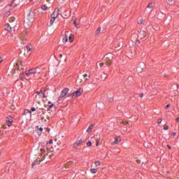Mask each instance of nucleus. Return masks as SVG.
I'll list each match as a JSON object with an SVG mask.
<instances>
[{
	"label": "nucleus",
	"instance_id": "nucleus-1",
	"mask_svg": "<svg viewBox=\"0 0 179 179\" xmlns=\"http://www.w3.org/2000/svg\"><path fill=\"white\" fill-rule=\"evenodd\" d=\"M103 61L107 65H111L113 61V55L107 54L103 57Z\"/></svg>",
	"mask_w": 179,
	"mask_h": 179
},
{
	"label": "nucleus",
	"instance_id": "nucleus-2",
	"mask_svg": "<svg viewBox=\"0 0 179 179\" xmlns=\"http://www.w3.org/2000/svg\"><path fill=\"white\" fill-rule=\"evenodd\" d=\"M37 69H38V67H37L36 69H29L28 71H25V75L26 76H30V75H36V73H38Z\"/></svg>",
	"mask_w": 179,
	"mask_h": 179
},
{
	"label": "nucleus",
	"instance_id": "nucleus-3",
	"mask_svg": "<svg viewBox=\"0 0 179 179\" xmlns=\"http://www.w3.org/2000/svg\"><path fill=\"white\" fill-rule=\"evenodd\" d=\"M83 93V90L82 88L78 89L77 91H75L71 94L72 96L79 97Z\"/></svg>",
	"mask_w": 179,
	"mask_h": 179
},
{
	"label": "nucleus",
	"instance_id": "nucleus-4",
	"mask_svg": "<svg viewBox=\"0 0 179 179\" xmlns=\"http://www.w3.org/2000/svg\"><path fill=\"white\" fill-rule=\"evenodd\" d=\"M38 96V99H45V90L43 92H36V97Z\"/></svg>",
	"mask_w": 179,
	"mask_h": 179
},
{
	"label": "nucleus",
	"instance_id": "nucleus-5",
	"mask_svg": "<svg viewBox=\"0 0 179 179\" xmlns=\"http://www.w3.org/2000/svg\"><path fill=\"white\" fill-rule=\"evenodd\" d=\"M35 17L36 13H34V11H31L28 15V20H29V22H31V20H33V19H35Z\"/></svg>",
	"mask_w": 179,
	"mask_h": 179
},
{
	"label": "nucleus",
	"instance_id": "nucleus-6",
	"mask_svg": "<svg viewBox=\"0 0 179 179\" xmlns=\"http://www.w3.org/2000/svg\"><path fill=\"white\" fill-rule=\"evenodd\" d=\"M13 122V119H12V117L9 116L8 117H7L6 121V124L7 126L11 127Z\"/></svg>",
	"mask_w": 179,
	"mask_h": 179
},
{
	"label": "nucleus",
	"instance_id": "nucleus-7",
	"mask_svg": "<svg viewBox=\"0 0 179 179\" xmlns=\"http://www.w3.org/2000/svg\"><path fill=\"white\" fill-rule=\"evenodd\" d=\"M147 32L145 30H141L139 33V37L141 38H145L146 37Z\"/></svg>",
	"mask_w": 179,
	"mask_h": 179
},
{
	"label": "nucleus",
	"instance_id": "nucleus-8",
	"mask_svg": "<svg viewBox=\"0 0 179 179\" xmlns=\"http://www.w3.org/2000/svg\"><path fill=\"white\" fill-rule=\"evenodd\" d=\"M68 92H69V89L68 88H64L62 92H61V96L62 97H65L66 94H68Z\"/></svg>",
	"mask_w": 179,
	"mask_h": 179
},
{
	"label": "nucleus",
	"instance_id": "nucleus-9",
	"mask_svg": "<svg viewBox=\"0 0 179 179\" xmlns=\"http://www.w3.org/2000/svg\"><path fill=\"white\" fill-rule=\"evenodd\" d=\"M8 24H10L11 30H13V31H15L16 30V27L17 26V22H11V23H9Z\"/></svg>",
	"mask_w": 179,
	"mask_h": 179
},
{
	"label": "nucleus",
	"instance_id": "nucleus-10",
	"mask_svg": "<svg viewBox=\"0 0 179 179\" xmlns=\"http://www.w3.org/2000/svg\"><path fill=\"white\" fill-rule=\"evenodd\" d=\"M36 110H37V108H31V110H29V109H27L24 112V115H25V114H30V115H31V111L34 112V111H36Z\"/></svg>",
	"mask_w": 179,
	"mask_h": 179
},
{
	"label": "nucleus",
	"instance_id": "nucleus-11",
	"mask_svg": "<svg viewBox=\"0 0 179 179\" xmlns=\"http://www.w3.org/2000/svg\"><path fill=\"white\" fill-rule=\"evenodd\" d=\"M5 30H7V31H13V29L10 28V25L9 24H6L4 25Z\"/></svg>",
	"mask_w": 179,
	"mask_h": 179
},
{
	"label": "nucleus",
	"instance_id": "nucleus-12",
	"mask_svg": "<svg viewBox=\"0 0 179 179\" xmlns=\"http://www.w3.org/2000/svg\"><path fill=\"white\" fill-rule=\"evenodd\" d=\"M93 128H94V124H90V127H88V129H87L86 132H87V134H90V132H92Z\"/></svg>",
	"mask_w": 179,
	"mask_h": 179
},
{
	"label": "nucleus",
	"instance_id": "nucleus-13",
	"mask_svg": "<svg viewBox=\"0 0 179 179\" xmlns=\"http://www.w3.org/2000/svg\"><path fill=\"white\" fill-rule=\"evenodd\" d=\"M120 142H121V138L115 137V141L113 142V145H117V143H120Z\"/></svg>",
	"mask_w": 179,
	"mask_h": 179
},
{
	"label": "nucleus",
	"instance_id": "nucleus-14",
	"mask_svg": "<svg viewBox=\"0 0 179 179\" xmlns=\"http://www.w3.org/2000/svg\"><path fill=\"white\" fill-rule=\"evenodd\" d=\"M82 142H83V138L80 139L77 143H74V148H78L79 145H81Z\"/></svg>",
	"mask_w": 179,
	"mask_h": 179
},
{
	"label": "nucleus",
	"instance_id": "nucleus-15",
	"mask_svg": "<svg viewBox=\"0 0 179 179\" xmlns=\"http://www.w3.org/2000/svg\"><path fill=\"white\" fill-rule=\"evenodd\" d=\"M63 43L65 44L66 43H68V34H64V36L62 40Z\"/></svg>",
	"mask_w": 179,
	"mask_h": 179
},
{
	"label": "nucleus",
	"instance_id": "nucleus-16",
	"mask_svg": "<svg viewBox=\"0 0 179 179\" xmlns=\"http://www.w3.org/2000/svg\"><path fill=\"white\" fill-rule=\"evenodd\" d=\"M73 40H75V37L73 34H70V36H69V41L70 43H73Z\"/></svg>",
	"mask_w": 179,
	"mask_h": 179
},
{
	"label": "nucleus",
	"instance_id": "nucleus-17",
	"mask_svg": "<svg viewBox=\"0 0 179 179\" xmlns=\"http://www.w3.org/2000/svg\"><path fill=\"white\" fill-rule=\"evenodd\" d=\"M56 19L57 18H55V17H51L50 22V26H52L54 24V22H55Z\"/></svg>",
	"mask_w": 179,
	"mask_h": 179
},
{
	"label": "nucleus",
	"instance_id": "nucleus-18",
	"mask_svg": "<svg viewBox=\"0 0 179 179\" xmlns=\"http://www.w3.org/2000/svg\"><path fill=\"white\" fill-rule=\"evenodd\" d=\"M15 5H20V2L18 0H13L10 2V5H13V3H15Z\"/></svg>",
	"mask_w": 179,
	"mask_h": 179
},
{
	"label": "nucleus",
	"instance_id": "nucleus-19",
	"mask_svg": "<svg viewBox=\"0 0 179 179\" xmlns=\"http://www.w3.org/2000/svg\"><path fill=\"white\" fill-rule=\"evenodd\" d=\"M137 23H138V24H143V23H145V20H144L143 19L141 18L140 20H138L137 21Z\"/></svg>",
	"mask_w": 179,
	"mask_h": 179
},
{
	"label": "nucleus",
	"instance_id": "nucleus-20",
	"mask_svg": "<svg viewBox=\"0 0 179 179\" xmlns=\"http://www.w3.org/2000/svg\"><path fill=\"white\" fill-rule=\"evenodd\" d=\"M90 173H92V174H96V173H97V169H90Z\"/></svg>",
	"mask_w": 179,
	"mask_h": 179
},
{
	"label": "nucleus",
	"instance_id": "nucleus-21",
	"mask_svg": "<svg viewBox=\"0 0 179 179\" xmlns=\"http://www.w3.org/2000/svg\"><path fill=\"white\" fill-rule=\"evenodd\" d=\"M15 20H16L15 17H11L9 18L10 23H14L13 22H15Z\"/></svg>",
	"mask_w": 179,
	"mask_h": 179
},
{
	"label": "nucleus",
	"instance_id": "nucleus-22",
	"mask_svg": "<svg viewBox=\"0 0 179 179\" xmlns=\"http://www.w3.org/2000/svg\"><path fill=\"white\" fill-rule=\"evenodd\" d=\"M101 31V27H99L95 32L96 36H97V34H100Z\"/></svg>",
	"mask_w": 179,
	"mask_h": 179
},
{
	"label": "nucleus",
	"instance_id": "nucleus-23",
	"mask_svg": "<svg viewBox=\"0 0 179 179\" xmlns=\"http://www.w3.org/2000/svg\"><path fill=\"white\" fill-rule=\"evenodd\" d=\"M84 78L85 79V80H89L90 76H88L87 74L85 73L83 75Z\"/></svg>",
	"mask_w": 179,
	"mask_h": 179
},
{
	"label": "nucleus",
	"instance_id": "nucleus-24",
	"mask_svg": "<svg viewBox=\"0 0 179 179\" xmlns=\"http://www.w3.org/2000/svg\"><path fill=\"white\" fill-rule=\"evenodd\" d=\"M101 162H99V161H96V162H95V166H96V167H99V166H101Z\"/></svg>",
	"mask_w": 179,
	"mask_h": 179
},
{
	"label": "nucleus",
	"instance_id": "nucleus-25",
	"mask_svg": "<svg viewBox=\"0 0 179 179\" xmlns=\"http://www.w3.org/2000/svg\"><path fill=\"white\" fill-rule=\"evenodd\" d=\"M27 52H30V51H31V48L29 45H27Z\"/></svg>",
	"mask_w": 179,
	"mask_h": 179
},
{
	"label": "nucleus",
	"instance_id": "nucleus-26",
	"mask_svg": "<svg viewBox=\"0 0 179 179\" xmlns=\"http://www.w3.org/2000/svg\"><path fill=\"white\" fill-rule=\"evenodd\" d=\"M47 8H48V7L45 5H43L41 6V9H43V10H47Z\"/></svg>",
	"mask_w": 179,
	"mask_h": 179
},
{
	"label": "nucleus",
	"instance_id": "nucleus-27",
	"mask_svg": "<svg viewBox=\"0 0 179 179\" xmlns=\"http://www.w3.org/2000/svg\"><path fill=\"white\" fill-rule=\"evenodd\" d=\"M152 3H149V4L148 5V8H149L150 9H152V8H153Z\"/></svg>",
	"mask_w": 179,
	"mask_h": 179
},
{
	"label": "nucleus",
	"instance_id": "nucleus-28",
	"mask_svg": "<svg viewBox=\"0 0 179 179\" xmlns=\"http://www.w3.org/2000/svg\"><path fill=\"white\" fill-rule=\"evenodd\" d=\"M113 101H114V97H111L108 99L109 103H113Z\"/></svg>",
	"mask_w": 179,
	"mask_h": 179
},
{
	"label": "nucleus",
	"instance_id": "nucleus-29",
	"mask_svg": "<svg viewBox=\"0 0 179 179\" xmlns=\"http://www.w3.org/2000/svg\"><path fill=\"white\" fill-rule=\"evenodd\" d=\"M164 131H167V129H169V126L166 125V124H164Z\"/></svg>",
	"mask_w": 179,
	"mask_h": 179
},
{
	"label": "nucleus",
	"instance_id": "nucleus-30",
	"mask_svg": "<svg viewBox=\"0 0 179 179\" xmlns=\"http://www.w3.org/2000/svg\"><path fill=\"white\" fill-rule=\"evenodd\" d=\"M57 15H55V13H52L51 15V17H55V19H57Z\"/></svg>",
	"mask_w": 179,
	"mask_h": 179
},
{
	"label": "nucleus",
	"instance_id": "nucleus-31",
	"mask_svg": "<svg viewBox=\"0 0 179 179\" xmlns=\"http://www.w3.org/2000/svg\"><path fill=\"white\" fill-rule=\"evenodd\" d=\"M36 110L37 111H42V113H43V111H44V108H36Z\"/></svg>",
	"mask_w": 179,
	"mask_h": 179
},
{
	"label": "nucleus",
	"instance_id": "nucleus-32",
	"mask_svg": "<svg viewBox=\"0 0 179 179\" xmlns=\"http://www.w3.org/2000/svg\"><path fill=\"white\" fill-rule=\"evenodd\" d=\"M41 152L42 155H44L45 153V149H44V148L41 149Z\"/></svg>",
	"mask_w": 179,
	"mask_h": 179
},
{
	"label": "nucleus",
	"instance_id": "nucleus-33",
	"mask_svg": "<svg viewBox=\"0 0 179 179\" xmlns=\"http://www.w3.org/2000/svg\"><path fill=\"white\" fill-rule=\"evenodd\" d=\"M168 4L169 5H172L173 3V0H167Z\"/></svg>",
	"mask_w": 179,
	"mask_h": 179
},
{
	"label": "nucleus",
	"instance_id": "nucleus-34",
	"mask_svg": "<svg viewBox=\"0 0 179 179\" xmlns=\"http://www.w3.org/2000/svg\"><path fill=\"white\" fill-rule=\"evenodd\" d=\"M98 65H99L101 68H103V66H104V63H98Z\"/></svg>",
	"mask_w": 179,
	"mask_h": 179
},
{
	"label": "nucleus",
	"instance_id": "nucleus-35",
	"mask_svg": "<svg viewBox=\"0 0 179 179\" xmlns=\"http://www.w3.org/2000/svg\"><path fill=\"white\" fill-rule=\"evenodd\" d=\"M162 121H163V120H162V118H159V119H158V120H157V123H158V124H162Z\"/></svg>",
	"mask_w": 179,
	"mask_h": 179
},
{
	"label": "nucleus",
	"instance_id": "nucleus-36",
	"mask_svg": "<svg viewBox=\"0 0 179 179\" xmlns=\"http://www.w3.org/2000/svg\"><path fill=\"white\" fill-rule=\"evenodd\" d=\"M24 41H27V38H22V44H24Z\"/></svg>",
	"mask_w": 179,
	"mask_h": 179
},
{
	"label": "nucleus",
	"instance_id": "nucleus-37",
	"mask_svg": "<svg viewBox=\"0 0 179 179\" xmlns=\"http://www.w3.org/2000/svg\"><path fill=\"white\" fill-rule=\"evenodd\" d=\"M48 143H49L50 145H52V139H50V140L47 143V145H48Z\"/></svg>",
	"mask_w": 179,
	"mask_h": 179
},
{
	"label": "nucleus",
	"instance_id": "nucleus-38",
	"mask_svg": "<svg viewBox=\"0 0 179 179\" xmlns=\"http://www.w3.org/2000/svg\"><path fill=\"white\" fill-rule=\"evenodd\" d=\"M87 146H92V142L89 141L87 143Z\"/></svg>",
	"mask_w": 179,
	"mask_h": 179
},
{
	"label": "nucleus",
	"instance_id": "nucleus-39",
	"mask_svg": "<svg viewBox=\"0 0 179 179\" xmlns=\"http://www.w3.org/2000/svg\"><path fill=\"white\" fill-rule=\"evenodd\" d=\"M176 135H177V133H176V132H173L171 134V136H176Z\"/></svg>",
	"mask_w": 179,
	"mask_h": 179
},
{
	"label": "nucleus",
	"instance_id": "nucleus-40",
	"mask_svg": "<svg viewBox=\"0 0 179 179\" xmlns=\"http://www.w3.org/2000/svg\"><path fill=\"white\" fill-rule=\"evenodd\" d=\"M99 142H100V140L99 138L96 139V146L99 145Z\"/></svg>",
	"mask_w": 179,
	"mask_h": 179
},
{
	"label": "nucleus",
	"instance_id": "nucleus-41",
	"mask_svg": "<svg viewBox=\"0 0 179 179\" xmlns=\"http://www.w3.org/2000/svg\"><path fill=\"white\" fill-rule=\"evenodd\" d=\"M165 108H170V104H167L166 106H164Z\"/></svg>",
	"mask_w": 179,
	"mask_h": 179
},
{
	"label": "nucleus",
	"instance_id": "nucleus-42",
	"mask_svg": "<svg viewBox=\"0 0 179 179\" xmlns=\"http://www.w3.org/2000/svg\"><path fill=\"white\" fill-rule=\"evenodd\" d=\"M54 104H52V105H50V106H49V108H52V107H54Z\"/></svg>",
	"mask_w": 179,
	"mask_h": 179
},
{
	"label": "nucleus",
	"instance_id": "nucleus-43",
	"mask_svg": "<svg viewBox=\"0 0 179 179\" xmlns=\"http://www.w3.org/2000/svg\"><path fill=\"white\" fill-rule=\"evenodd\" d=\"M140 97H141V99H142V97H143V93L140 94Z\"/></svg>",
	"mask_w": 179,
	"mask_h": 179
},
{
	"label": "nucleus",
	"instance_id": "nucleus-44",
	"mask_svg": "<svg viewBox=\"0 0 179 179\" xmlns=\"http://www.w3.org/2000/svg\"><path fill=\"white\" fill-rule=\"evenodd\" d=\"M9 13H10V12H7L6 14H5V16H7L8 15H9Z\"/></svg>",
	"mask_w": 179,
	"mask_h": 179
},
{
	"label": "nucleus",
	"instance_id": "nucleus-45",
	"mask_svg": "<svg viewBox=\"0 0 179 179\" xmlns=\"http://www.w3.org/2000/svg\"><path fill=\"white\" fill-rule=\"evenodd\" d=\"M176 122H179V117H178V118L176 119Z\"/></svg>",
	"mask_w": 179,
	"mask_h": 179
},
{
	"label": "nucleus",
	"instance_id": "nucleus-46",
	"mask_svg": "<svg viewBox=\"0 0 179 179\" xmlns=\"http://www.w3.org/2000/svg\"><path fill=\"white\" fill-rule=\"evenodd\" d=\"M3 59H2V57H0V64L1 62H2Z\"/></svg>",
	"mask_w": 179,
	"mask_h": 179
},
{
	"label": "nucleus",
	"instance_id": "nucleus-47",
	"mask_svg": "<svg viewBox=\"0 0 179 179\" xmlns=\"http://www.w3.org/2000/svg\"><path fill=\"white\" fill-rule=\"evenodd\" d=\"M39 131H43V127H40Z\"/></svg>",
	"mask_w": 179,
	"mask_h": 179
},
{
	"label": "nucleus",
	"instance_id": "nucleus-48",
	"mask_svg": "<svg viewBox=\"0 0 179 179\" xmlns=\"http://www.w3.org/2000/svg\"><path fill=\"white\" fill-rule=\"evenodd\" d=\"M167 148H168L169 149H171V147H170V145H167Z\"/></svg>",
	"mask_w": 179,
	"mask_h": 179
},
{
	"label": "nucleus",
	"instance_id": "nucleus-49",
	"mask_svg": "<svg viewBox=\"0 0 179 179\" xmlns=\"http://www.w3.org/2000/svg\"><path fill=\"white\" fill-rule=\"evenodd\" d=\"M46 129H47V131H50V128H47Z\"/></svg>",
	"mask_w": 179,
	"mask_h": 179
},
{
	"label": "nucleus",
	"instance_id": "nucleus-50",
	"mask_svg": "<svg viewBox=\"0 0 179 179\" xmlns=\"http://www.w3.org/2000/svg\"><path fill=\"white\" fill-rule=\"evenodd\" d=\"M74 24H76V21H74Z\"/></svg>",
	"mask_w": 179,
	"mask_h": 179
},
{
	"label": "nucleus",
	"instance_id": "nucleus-51",
	"mask_svg": "<svg viewBox=\"0 0 179 179\" xmlns=\"http://www.w3.org/2000/svg\"><path fill=\"white\" fill-rule=\"evenodd\" d=\"M21 80H23V78H20Z\"/></svg>",
	"mask_w": 179,
	"mask_h": 179
},
{
	"label": "nucleus",
	"instance_id": "nucleus-52",
	"mask_svg": "<svg viewBox=\"0 0 179 179\" xmlns=\"http://www.w3.org/2000/svg\"><path fill=\"white\" fill-rule=\"evenodd\" d=\"M44 159H45V157H44L43 159H42V160H44Z\"/></svg>",
	"mask_w": 179,
	"mask_h": 179
},
{
	"label": "nucleus",
	"instance_id": "nucleus-53",
	"mask_svg": "<svg viewBox=\"0 0 179 179\" xmlns=\"http://www.w3.org/2000/svg\"><path fill=\"white\" fill-rule=\"evenodd\" d=\"M137 70L139 71V67L137 68Z\"/></svg>",
	"mask_w": 179,
	"mask_h": 179
},
{
	"label": "nucleus",
	"instance_id": "nucleus-54",
	"mask_svg": "<svg viewBox=\"0 0 179 179\" xmlns=\"http://www.w3.org/2000/svg\"><path fill=\"white\" fill-rule=\"evenodd\" d=\"M49 104H51V101H49Z\"/></svg>",
	"mask_w": 179,
	"mask_h": 179
},
{
	"label": "nucleus",
	"instance_id": "nucleus-55",
	"mask_svg": "<svg viewBox=\"0 0 179 179\" xmlns=\"http://www.w3.org/2000/svg\"><path fill=\"white\" fill-rule=\"evenodd\" d=\"M50 0H48V2H50Z\"/></svg>",
	"mask_w": 179,
	"mask_h": 179
},
{
	"label": "nucleus",
	"instance_id": "nucleus-56",
	"mask_svg": "<svg viewBox=\"0 0 179 179\" xmlns=\"http://www.w3.org/2000/svg\"><path fill=\"white\" fill-rule=\"evenodd\" d=\"M60 57H62V55H60Z\"/></svg>",
	"mask_w": 179,
	"mask_h": 179
},
{
	"label": "nucleus",
	"instance_id": "nucleus-57",
	"mask_svg": "<svg viewBox=\"0 0 179 179\" xmlns=\"http://www.w3.org/2000/svg\"><path fill=\"white\" fill-rule=\"evenodd\" d=\"M38 73H40V71H39V72H38Z\"/></svg>",
	"mask_w": 179,
	"mask_h": 179
}]
</instances>
